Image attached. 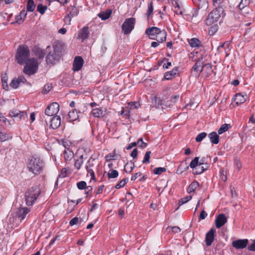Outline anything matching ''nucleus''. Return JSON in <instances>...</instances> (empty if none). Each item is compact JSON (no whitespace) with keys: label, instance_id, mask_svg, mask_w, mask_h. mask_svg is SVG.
Listing matches in <instances>:
<instances>
[{"label":"nucleus","instance_id":"nucleus-1","mask_svg":"<svg viewBox=\"0 0 255 255\" xmlns=\"http://www.w3.org/2000/svg\"><path fill=\"white\" fill-rule=\"evenodd\" d=\"M30 55V50L26 45H20L17 49L15 54L16 60L19 64H25L23 68L24 74L31 76L36 73L38 69L40 62L34 57L29 58Z\"/></svg>","mask_w":255,"mask_h":255},{"label":"nucleus","instance_id":"nucleus-2","mask_svg":"<svg viewBox=\"0 0 255 255\" xmlns=\"http://www.w3.org/2000/svg\"><path fill=\"white\" fill-rule=\"evenodd\" d=\"M61 56V45L59 43H54L52 45V49L48 52L45 61L47 64L54 65L60 60Z\"/></svg>","mask_w":255,"mask_h":255},{"label":"nucleus","instance_id":"nucleus-3","mask_svg":"<svg viewBox=\"0 0 255 255\" xmlns=\"http://www.w3.org/2000/svg\"><path fill=\"white\" fill-rule=\"evenodd\" d=\"M41 193V189L39 185H33L28 188L25 193V199L26 204L29 206H32L37 200Z\"/></svg>","mask_w":255,"mask_h":255},{"label":"nucleus","instance_id":"nucleus-4","mask_svg":"<svg viewBox=\"0 0 255 255\" xmlns=\"http://www.w3.org/2000/svg\"><path fill=\"white\" fill-rule=\"evenodd\" d=\"M43 162L38 157L32 156L29 160L27 168L34 175H38L42 171Z\"/></svg>","mask_w":255,"mask_h":255},{"label":"nucleus","instance_id":"nucleus-5","mask_svg":"<svg viewBox=\"0 0 255 255\" xmlns=\"http://www.w3.org/2000/svg\"><path fill=\"white\" fill-rule=\"evenodd\" d=\"M225 15L223 8L218 6L209 13L206 19V24L207 25H211L218 21L221 16L224 17Z\"/></svg>","mask_w":255,"mask_h":255},{"label":"nucleus","instance_id":"nucleus-6","mask_svg":"<svg viewBox=\"0 0 255 255\" xmlns=\"http://www.w3.org/2000/svg\"><path fill=\"white\" fill-rule=\"evenodd\" d=\"M135 19L131 17L126 19L122 25V29L125 34H128L131 32L134 27Z\"/></svg>","mask_w":255,"mask_h":255},{"label":"nucleus","instance_id":"nucleus-7","mask_svg":"<svg viewBox=\"0 0 255 255\" xmlns=\"http://www.w3.org/2000/svg\"><path fill=\"white\" fill-rule=\"evenodd\" d=\"M59 111V105L56 102L51 103L45 110V114L48 117L56 116Z\"/></svg>","mask_w":255,"mask_h":255},{"label":"nucleus","instance_id":"nucleus-8","mask_svg":"<svg viewBox=\"0 0 255 255\" xmlns=\"http://www.w3.org/2000/svg\"><path fill=\"white\" fill-rule=\"evenodd\" d=\"M48 121L50 123L49 127L53 129L58 128L61 125V118L58 116H53L52 118H49ZM45 123L48 125V120H45Z\"/></svg>","mask_w":255,"mask_h":255},{"label":"nucleus","instance_id":"nucleus-9","mask_svg":"<svg viewBox=\"0 0 255 255\" xmlns=\"http://www.w3.org/2000/svg\"><path fill=\"white\" fill-rule=\"evenodd\" d=\"M249 243L248 239H239L232 242V246L236 249H243L247 247Z\"/></svg>","mask_w":255,"mask_h":255},{"label":"nucleus","instance_id":"nucleus-10","mask_svg":"<svg viewBox=\"0 0 255 255\" xmlns=\"http://www.w3.org/2000/svg\"><path fill=\"white\" fill-rule=\"evenodd\" d=\"M77 187L80 190L85 189V193L87 195V197L91 195L92 187L87 186V183L84 181H81L77 183Z\"/></svg>","mask_w":255,"mask_h":255},{"label":"nucleus","instance_id":"nucleus-11","mask_svg":"<svg viewBox=\"0 0 255 255\" xmlns=\"http://www.w3.org/2000/svg\"><path fill=\"white\" fill-rule=\"evenodd\" d=\"M227 222V219L224 214H219L215 220L216 227L218 229L220 228Z\"/></svg>","mask_w":255,"mask_h":255},{"label":"nucleus","instance_id":"nucleus-12","mask_svg":"<svg viewBox=\"0 0 255 255\" xmlns=\"http://www.w3.org/2000/svg\"><path fill=\"white\" fill-rule=\"evenodd\" d=\"M215 230L211 229L206 235L205 242L207 246H210L213 242L215 238Z\"/></svg>","mask_w":255,"mask_h":255},{"label":"nucleus","instance_id":"nucleus-13","mask_svg":"<svg viewBox=\"0 0 255 255\" xmlns=\"http://www.w3.org/2000/svg\"><path fill=\"white\" fill-rule=\"evenodd\" d=\"M84 64V61L81 56H76L73 64V70L74 71L80 70Z\"/></svg>","mask_w":255,"mask_h":255},{"label":"nucleus","instance_id":"nucleus-14","mask_svg":"<svg viewBox=\"0 0 255 255\" xmlns=\"http://www.w3.org/2000/svg\"><path fill=\"white\" fill-rule=\"evenodd\" d=\"M202 59L203 55H201V57L198 58L192 67V69L194 71L196 72L198 75H199V74L203 71V65L205 62L203 61Z\"/></svg>","mask_w":255,"mask_h":255},{"label":"nucleus","instance_id":"nucleus-15","mask_svg":"<svg viewBox=\"0 0 255 255\" xmlns=\"http://www.w3.org/2000/svg\"><path fill=\"white\" fill-rule=\"evenodd\" d=\"M160 29V28L157 27L152 26L147 28L145 33L146 35H148V37L150 39L154 40L156 35L158 34V32H159Z\"/></svg>","mask_w":255,"mask_h":255},{"label":"nucleus","instance_id":"nucleus-16","mask_svg":"<svg viewBox=\"0 0 255 255\" xmlns=\"http://www.w3.org/2000/svg\"><path fill=\"white\" fill-rule=\"evenodd\" d=\"M32 52L39 59H43L45 55V51L38 46H34L32 49Z\"/></svg>","mask_w":255,"mask_h":255},{"label":"nucleus","instance_id":"nucleus-17","mask_svg":"<svg viewBox=\"0 0 255 255\" xmlns=\"http://www.w3.org/2000/svg\"><path fill=\"white\" fill-rule=\"evenodd\" d=\"M105 112L102 108H94L92 110L91 115L94 118H102L105 116Z\"/></svg>","mask_w":255,"mask_h":255},{"label":"nucleus","instance_id":"nucleus-18","mask_svg":"<svg viewBox=\"0 0 255 255\" xmlns=\"http://www.w3.org/2000/svg\"><path fill=\"white\" fill-rule=\"evenodd\" d=\"M9 115L11 117L18 118L19 119H24L27 117V114L25 112H21L18 110L11 111Z\"/></svg>","mask_w":255,"mask_h":255},{"label":"nucleus","instance_id":"nucleus-19","mask_svg":"<svg viewBox=\"0 0 255 255\" xmlns=\"http://www.w3.org/2000/svg\"><path fill=\"white\" fill-rule=\"evenodd\" d=\"M89 35V28L85 26L81 28L78 33V38L81 39L82 41L87 39Z\"/></svg>","mask_w":255,"mask_h":255},{"label":"nucleus","instance_id":"nucleus-20","mask_svg":"<svg viewBox=\"0 0 255 255\" xmlns=\"http://www.w3.org/2000/svg\"><path fill=\"white\" fill-rule=\"evenodd\" d=\"M167 33L165 30L160 29L158 34L156 35V36L154 40H156L158 42H163L166 40Z\"/></svg>","mask_w":255,"mask_h":255},{"label":"nucleus","instance_id":"nucleus-21","mask_svg":"<svg viewBox=\"0 0 255 255\" xmlns=\"http://www.w3.org/2000/svg\"><path fill=\"white\" fill-rule=\"evenodd\" d=\"M168 97L165 98L162 97V98H160V97H155L152 99V103L155 107L158 108L160 106L165 105V100Z\"/></svg>","mask_w":255,"mask_h":255},{"label":"nucleus","instance_id":"nucleus-22","mask_svg":"<svg viewBox=\"0 0 255 255\" xmlns=\"http://www.w3.org/2000/svg\"><path fill=\"white\" fill-rule=\"evenodd\" d=\"M91 159H92V157H91L90 158V159L88 160V161H87V165L86 166V168L87 172L91 176V178L94 180H96V177H95L94 171L92 169V167L93 166L94 164H93V163H91Z\"/></svg>","mask_w":255,"mask_h":255},{"label":"nucleus","instance_id":"nucleus-23","mask_svg":"<svg viewBox=\"0 0 255 255\" xmlns=\"http://www.w3.org/2000/svg\"><path fill=\"white\" fill-rule=\"evenodd\" d=\"M86 150V148H79L76 154V158L79 159H82L83 161L84 159H86L88 157Z\"/></svg>","mask_w":255,"mask_h":255},{"label":"nucleus","instance_id":"nucleus-24","mask_svg":"<svg viewBox=\"0 0 255 255\" xmlns=\"http://www.w3.org/2000/svg\"><path fill=\"white\" fill-rule=\"evenodd\" d=\"M192 1L193 3L198 7V9L207 8L208 7L207 0H192Z\"/></svg>","mask_w":255,"mask_h":255},{"label":"nucleus","instance_id":"nucleus-25","mask_svg":"<svg viewBox=\"0 0 255 255\" xmlns=\"http://www.w3.org/2000/svg\"><path fill=\"white\" fill-rule=\"evenodd\" d=\"M205 73V76L207 77H209L213 73V70L212 69V65L208 63L204 64L203 65V71Z\"/></svg>","mask_w":255,"mask_h":255},{"label":"nucleus","instance_id":"nucleus-26","mask_svg":"<svg viewBox=\"0 0 255 255\" xmlns=\"http://www.w3.org/2000/svg\"><path fill=\"white\" fill-rule=\"evenodd\" d=\"M178 69L177 67L173 68L171 71L167 72L165 73L164 78L165 79L170 80L174 78L177 74Z\"/></svg>","mask_w":255,"mask_h":255},{"label":"nucleus","instance_id":"nucleus-27","mask_svg":"<svg viewBox=\"0 0 255 255\" xmlns=\"http://www.w3.org/2000/svg\"><path fill=\"white\" fill-rule=\"evenodd\" d=\"M246 101V97L242 93H237L235 95L234 101L237 105H240Z\"/></svg>","mask_w":255,"mask_h":255},{"label":"nucleus","instance_id":"nucleus-28","mask_svg":"<svg viewBox=\"0 0 255 255\" xmlns=\"http://www.w3.org/2000/svg\"><path fill=\"white\" fill-rule=\"evenodd\" d=\"M30 212V210L28 208H20L17 214L18 218L20 221L23 220L26 215Z\"/></svg>","mask_w":255,"mask_h":255},{"label":"nucleus","instance_id":"nucleus-29","mask_svg":"<svg viewBox=\"0 0 255 255\" xmlns=\"http://www.w3.org/2000/svg\"><path fill=\"white\" fill-rule=\"evenodd\" d=\"M27 15V11L24 9L22 10L19 14L15 17L16 22L19 24L21 23L25 20Z\"/></svg>","mask_w":255,"mask_h":255},{"label":"nucleus","instance_id":"nucleus-30","mask_svg":"<svg viewBox=\"0 0 255 255\" xmlns=\"http://www.w3.org/2000/svg\"><path fill=\"white\" fill-rule=\"evenodd\" d=\"M212 143L217 144L219 142V136L216 132H212L208 134Z\"/></svg>","mask_w":255,"mask_h":255},{"label":"nucleus","instance_id":"nucleus-31","mask_svg":"<svg viewBox=\"0 0 255 255\" xmlns=\"http://www.w3.org/2000/svg\"><path fill=\"white\" fill-rule=\"evenodd\" d=\"M63 153L65 161H70L74 157L73 152L69 148L65 149Z\"/></svg>","mask_w":255,"mask_h":255},{"label":"nucleus","instance_id":"nucleus-32","mask_svg":"<svg viewBox=\"0 0 255 255\" xmlns=\"http://www.w3.org/2000/svg\"><path fill=\"white\" fill-rule=\"evenodd\" d=\"M254 35V34L253 33L251 28H249L244 34L243 37L245 41L249 42L252 39Z\"/></svg>","mask_w":255,"mask_h":255},{"label":"nucleus","instance_id":"nucleus-33","mask_svg":"<svg viewBox=\"0 0 255 255\" xmlns=\"http://www.w3.org/2000/svg\"><path fill=\"white\" fill-rule=\"evenodd\" d=\"M112 14V10L108 9L105 11H102L99 13L98 15L102 20H106L108 19Z\"/></svg>","mask_w":255,"mask_h":255},{"label":"nucleus","instance_id":"nucleus-34","mask_svg":"<svg viewBox=\"0 0 255 255\" xmlns=\"http://www.w3.org/2000/svg\"><path fill=\"white\" fill-rule=\"evenodd\" d=\"M208 167V164H205L204 165H203V166L198 165V166L195 169V173L196 174H200L202 173L204 171L207 170Z\"/></svg>","mask_w":255,"mask_h":255},{"label":"nucleus","instance_id":"nucleus-35","mask_svg":"<svg viewBox=\"0 0 255 255\" xmlns=\"http://www.w3.org/2000/svg\"><path fill=\"white\" fill-rule=\"evenodd\" d=\"M68 118L70 121H75L78 119V113L75 109L69 112Z\"/></svg>","mask_w":255,"mask_h":255},{"label":"nucleus","instance_id":"nucleus-36","mask_svg":"<svg viewBox=\"0 0 255 255\" xmlns=\"http://www.w3.org/2000/svg\"><path fill=\"white\" fill-rule=\"evenodd\" d=\"M199 186V183L196 181H194L189 185L187 189V191L189 193L194 192Z\"/></svg>","mask_w":255,"mask_h":255},{"label":"nucleus","instance_id":"nucleus-37","mask_svg":"<svg viewBox=\"0 0 255 255\" xmlns=\"http://www.w3.org/2000/svg\"><path fill=\"white\" fill-rule=\"evenodd\" d=\"M189 45L192 47H198L200 45V40L196 38H193L188 40Z\"/></svg>","mask_w":255,"mask_h":255},{"label":"nucleus","instance_id":"nucleus-38","mask_svg":"<svg viewBox=\"0 0 255 255\" xmlns=\"http://www.w3.org/2000/svg\"><path fill=\"white\" fill-rule=\"evenodd\" d=\"M35 4L33 0H28L27 1L26 8L27 10L29 12H32L35 8Z\"/></svg>","mask_w":255,"mask_h":255},{"label":"nucleus","instance_id":"nucleus-39","mask_svg":"<svg viewBox=\"0 0 255 255\" xmlns=\"http://www.w3.org/2000/svg\"><path fill=\"white\" fill-rule=\"evenodd\" d=\"M134 166V163L130 161L129 163H127L125 165L124 170L127 173H130L133 169Z\"/></svg>","mask_w":255,"mask_h":255},{"label":"nucleus","instance_id":"nucleus-40","mask_svg":"<svg viewBox=\"0 0 255 255\" xmlns=\"http://www.w3.org/2000/svg\"><path fill=\"white\" fill-rule=\"evenodd\" d=\"M230 128L229 124H225L222 125L220 128L218 129V132L219 134H221L225 131H227Z\"/></svg>","mask_w":255,"mask_h":255},{"label":"nucleus","instance_id":"nucleus-41","mask_svg":"<svg viewBox=\"0 0 255 255\" xmlns=\"http://www.w3.org/2000/svg\"><path fill=\"white\" fill-rule=\"evenodd\" d=\"M108 178H115L119 176V172L117 170L112 169L110 172L107 173Z\"/></svg>","mask_w":255,"mask_h":255},{"label":"nucleus","instance_id":"nucleus-42","mask_svg":"<svg viewBox=\"0 0 255 255\" xmlns=\"http://www.w3.org/2000/svg\"><path fill=\"white\" fill-rule=\"evenodd\" d=\"M153 11V2L152 1H150L148 6V10H147V19H149L150 17L152 16Z\"/></svg>","mask_w":255,"mask_h":255},{"label":"nucleus","instance_id":"nucleus-43","mask_svg":"<svg viewBox=\"0 0 255 255\" xmlns=\"http://www.w3.org/2000/svg\"><path fill=\"white\" fill-rule=\"evenodd\" d=\"M83 163V161L82 159H79L77 158L74 159V167L77 170L80 169Z\"/></svg>","mask_w":255,"mask_h":255},{"label":"nucleus","instance_id":"nucleus-44","mask_svg":"<svg viewBox=\"0 0 255 255\" xmlns=\"http://www.w3.org/2000/svg\"><path fill=\"white\" fill-rule=\"evenodd\" d=\"M199 157H195L190 162V167L191 168H196L199 165Z\"/></svg>","mask_w":255,"mask_h":255},{"label":"nucleus","instance_id":"nucleus-45","mask_svg":"<svg viewBox=\"0 0 255 255\" xmlns=\"http://www.w3.org/2000/svg\"><path fill=\"white\" fill-rule=\"evenodd\" d=\"M68 10L69 11V14L72 16H74L76 15L78 12L77 8L75 6L71 5L68 7Z\"/></svg>","mask_w":255,"mask_h":255},{"label":"nucleus","instance_id":"nucleus-46","mask_svg":"<svg viewBox=\"0 0 255 255\" xmlns=\"http://www.w3.org/2000/svg\"><path fill=\"white\" fill-rule=\"evenodd\" d=\"M47 7L46 5H43L42 4H39L37 7V11H38L41 14L45 13Z\"/></svg>","mask_w":255,"mask_h":255},{"label":"nucleus","instance_id":"nucleus-47","mask_svg":"<svg viewBox=\"0 0 255 255\" xmlns=\"http://www.w3.org/2000/svg\"><path fill=\"white\" fill-rule=\"evenodd\" d=\"M207 134L205 132L199 133L196 137L195 140L197 142H201L206 136Z\"/></svg>","mask_w":255,"mask_h":255},{"label":"nucleus","instance_id":"nucleus-48","mask_svg":"<svg viewBox=\"0 0 255 255\" xmlns=\"http://www.w3.org/2000/svg\"><path fill=\"white\" fill-rule=\"evenodd\" d=\"M191 198L192 197L191 196H187L184 198L181 199L178 202L179 206L187 203L188 201H190L191 199Z\"/></svg>","mask_w":255,"mask_h":255},{"label":"nucleus","instance_id":"nucleus-49","mask_svg":"<svg viewBox=\"0 0 255 255\" xmlns=\"http://www.w3.org/2000/svg\"><path fill=\"white\" fill-rule=\"evenodd\" d=\"M250 3V0H242L239 4V8L242 9Z\"/></svg>","mask_w":255,"mask_h":255},{"label":"nucleus","instance_id":"nucleus-50","mask_svg":"<svg viewBox=\"0 0 255 255\" xmlns=\"http://www.w3.org/2000/svg\"><path fill=\"white\" fill-rule=\"evenodd\" d=\"M166 169L164 167H156L153 170V173L155 174H160L162 173L165 172Z\"/></svg>","mask_w":255,"mask_h":255},{"label":"nucleus","instance_id":"nucleus-51","mask_svg":"<svg viewBox=\"0 0 255 255\" xmlns=\"http://www.w3.org/2000/svg\"><path fill=\"white\" fill-rule=\"evenodd\" d=\"M151 153V152L150 151L146 152V153L144 155L143 160L142 161V162L143 163H149V159H150Z\"/></svg>","mask_w":255,"mask_h":255},{"label":"nucleus","instance_id":"nucleus-52","mask_svg":"<svg viewBox=\"0 0 255 255\" xmlns=\"http://www.w3.org/2000/svg\"><path fill=\"white\" fill-rule=\"evenodd\" d=\"M218 29V26L217 24H215L213 26H212L209 30V33L210 35H214L215 32L217 31Z\"/></svg>","mask_w":255,"mask_h":255},{"label":"nucleus","instance_id":"nucleus-53","mask_svg":"<svg viewBox=\"0 0 255 255\" xmlns=\"http://www.w3.org/2000/svg\"><path fill=\"white\" fill-rule=\"evenodd\" d=\"M70 172L69 168H63L61 171L60 176H61L62 178L65 177Z\"/></svg>","mask_w":255,"mask_h":255},{"label":"nucleus","instance_id":"nucleus-54","mask_svg":"<svg viewBox=\"0 0 255 255\" xmlns=\"http://www.w3.org/2000/svg\"><path fill=\"white\" fill-rule=\"evenodd\" d=\"M20 83L16 78L13 79L10 83V86L13 89H16L18 87Z\"/></svg>","mask_w":255,"mask_h":255},{"label":"nucleus","instance_id":"nucleus-55","mask_svg":"<svg viewBox=\"0 0 255 255\" xmlns=\"http://www.w3.org/2000/svg\"><path fill=\"white\" fill-rule=\"evenodd\" d=\"M128 181V179L127 178L123 179L118 184H117L115 187L117 189L121 188L123 187H124L125 184H126L127 182Z\"/></svg>","mask_w":255,"mask_h":255},{"label":"nucleus","instance_id":"nucleus-56","mask_svg":"<svg viewBox=\"0 0 255 255\" xmlns=\"http://www.w3.org/2000/svg\"><path fill=\"white\" fill-rule=\"evenodd\" d=\"M52 86L51 84H47L45 85L42 91V93L43 94L48 93L51 89Z\"/></svg>","mask_w":255,"mask_h":255},{"label":"nucleus","instance_id":"nucleus-57","mask_svg":"<svg viewBox=\"0 0 255 255\" xmlns=\"http://www.w3.org/2000/svg\"><path fill=\"white\" fill-rule=\"evenodd\" d=\"M220 178L223 181L227 180V177L226 176V172L224 169H222L220 170Z\"/></svg>","mask_w":255,"mask_h":255},{"label":"nucleus","instance_id":"nucleus-58","mask_svg":"<svg viewBox=\"0 0 255 255\" xmlns=\"http://www.w3.org/2000/svg\"><path fill=\"white\" fill-rule=\"evenodd\" d=\"M130 109H136L139 107V104L137 102H130L128 103Z\"/></svg>","mask_w":255,"mask_h":255},{"label":"nucleus","instance_id":"nucleus-59","mask_svg":"<svg viewBox=\"0 0 255 255\" xmlns=\"http://www.w3.org/2000/svg\"><path fill=\"white\" fill-rule=\"evenodd\" d=\"M8 139V136L4 132L0 131V141H4Z\"/></svg>","mask_w":255,"mask_h":255},{"label":"nucleus","instance_id":"nucleus-60","mask_svg":"<svg viewBox=\"0 0 255 255\" xmlns=\"http://www.w3.org/2000/svg\"><path fill=\"white\" fill-rule=\"evenodd\" d=\"M234 164L238 171H239L242 168V164L240 160L238 159H235L234 160Z\"/></svg>","mask_w":255,"mask_h":255},{"label":"nucleus","instance_id":"nucleus-61","mask_svg":"<svg viewBox=\"0 0 255 255\" xmlns=\"http://www.w3.org/2000/svg\"><path fill=\"white\" fill-rule=\"evenodd\" d=\"M207 216V213L203 210L200 213L199 216V220H204L206 218V217Z\"/></svg>","mask_w":255,"mask_h":255},{"label":"nucleus","instance_id":"nucleus-62","mask_svg":"<svg viewBox=\"0 0 255 255\" xmlns=\"http://www.w3.org/2000/svg\"><path fill=\"white\" fill-rule=\"evenodd\" d=\"M250 251L255 252V240H253L252 244L248 247Z\"/></svg>","mask_w":255,"mask_h":255},{"label":"nucleus","instance_id":"nucleus-63","mask_svg":"<svg viewBox=\"0 0 255 255\" xmlns=\"http://www.w3.org/2000/svg\"><path fill=\"white\" fill-rule=\"evenodd\" d=\"M198 9H194L191 12V15L189 14V18H191V19L192 20L193 17H196L198 15ZM188 18H189V17H188Z\"/></svg>","mask_w":255,"mask_h":255},{"label":"nucleus","instance_id":"nucleus-64","mask_svg":"<svg viewBox=\"0 0 255 255\" xmlns=\"http://www.w3.org/2000/svg\"><path fill=\"white\" fill-rule=\"evenodd\" d=\"M79 222V218L77 217L73 218L71 219L69 222V224L71 226H73L75 225H77Z\"/></svg>","mask_w":255,"mask_h":255}]
</instances>
